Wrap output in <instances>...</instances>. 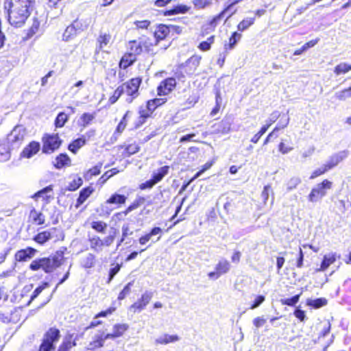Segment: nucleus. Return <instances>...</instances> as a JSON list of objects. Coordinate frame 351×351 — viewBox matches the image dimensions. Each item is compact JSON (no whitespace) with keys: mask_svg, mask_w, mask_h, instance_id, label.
<instances>
[{"mask_svg":"<svg viewBox=\"0 0 351 351\" xmlns=\"http://www.w3.org/2000/svg\"><path fill=\"white\" fill-rule=\"evenodd\" d=\"M37 0H3L8 23L16 28L25 25L36 9Z\"/></svg>","mask_w":351,"mask_h":351,"instance_id":"obj_1","label":"nucleus"},{"mask_svg":"<svg viewBox=\"0 0 351 351\" xmlns=\"http://www.w3.org/2000/svg\"><path fill=\"white\" fill-rule=\"evenodd\" d=\"M64 250H57L48 257L39 258L32 261L29 268L32 271L41 269L47 274H50L62 265L64 261Z\"/></svg>","mask_w":351,"mask_h":351,"instance_id":"obj_2","label":"nucleus"},{"mask_svg":"<svg viewBox=\"0 0 351 351\" xmlns=\"http://www.w3.org/2000/svg\"><path fill=\"white\" fill-rule=\"evenodd\" d=\"M201 59L200 56L193 55L184 62L178 64L175 71L176 77L180 80L194 75L199 66Z\"/></svg>","mask_w":351,"mask_h":351,"instance_id":"obj_3","label":"nucleus"},{"mask_svg":"<svg viewBox=\"0 0 351 351\" xmlns=\"http://www.w3.org/2000/svg\"><path fill=\"white\" fill-rule=\"evenodd\" d=\"M60 337L59 328L56 326L49 327L43 334L38 351H54L56 344Z\"/></svg>","mask_w":351,"mask_h":351,"instance_id":"obj_4","label":"nucleus"},{"mask_svg":"<svg viewBox=\"0 0 351 351\" xmlns=\"http://www.w3.org/2000/svg\"><path fill=\"white\" fill-rule=\"evenodd\" d=\"M142 82L143 78L138 76L132 77L119 85L123 89V94L126 95L125 101L128 104H132L139 96V88Z\"/></svg>","mask_w":351,"mask_h":351,"instance_id":"obj_5","label":"nucleus"},{"mask_svg":"<svg viewBox=\"0 0 351 351\" xmlns=\"http://www.w3.org/2000/svg\"><path fill=\"white\" fill-rule=\"evenodd\" d=\"M41 141L42 152L45 154H51L57 151L63 142L58 133H45L43 135Z\"/></svg>","mask_w":351,"mask_h":351,"instance_id":"obj_6","label":"nucleus"},{"mask_svg":"<svg viewBox=\"0 0 351 351\" xmlns=\"http://www.w3.org/2000/svg\"><path fill=\"white\" fill-rule=\"evenodd\" d=\"M332 182L328 179H324L313 187L308 195V199L311 202H315L327 194V191L332 188Z\"/></svg>","mask_w":351,"mask_h":351,"instance_id":"obj_7","label":"nucleus"},{"mask_svg":"<svg viewBox=\"0 0 351 351\" xmlns=\"http://www.w3.org/2000/svg\"><path fill=\"white\" fill-rule=\"evenodd\" d=\"M114 240V236L108 235L102 239L98 235H93L88 239L90 248L95 252H101L104 247H110Z\"/></svg>","mask_w":351,"mask_h":351,"instance_id":"obj_8","label":"nucleus"},{"mask_svg":"<svg viewBox=\"0 0 351 351\" xmlns=\"http://www.w3.org/2000/svg\"><path fill=\"white\" fill-rule=\"evenodd\" d=\"M25 139L24 130L15 126L3 140L13 149H18L22 145Z\"/></svg>","mask_w":351,"mask_h":351,"instance_id":"obj_9","label":"nucleus"},{"mask_svg":"<svg viewBox=\"0 0 351 351\" xmlns=\"http://www.w3.org/2000/svg\"><path fill=\"white\" fill-rule=\"evenodd\" d=\"M268 119L271 125L277 123L276 127L273 129L276 132L285 129L289 123V117L288 114L279 112L278 110L272 112Z\"/></svg>","mask_w":351,"mask_h":351,"instance_id":"obj_10","label":"nucleus"},{"mask_svg":"<svg viewBox=\"0 0 351 351\" xmlns=\"http://www.w3.org/2000/svg\"><path fill=\"white\" fill-rule=\"evenodd\" d=\"M162 234L163 230L162 228L157 226L153 227L149 232L138 238V243L141 245H144L149 241L154 243L160 239Z\"/></svg>","mask_w":351,"mask_h":351,"instance_id":"obj_11","label":"nucleus"},{"mask_svg":"<svg viewBox=\"0 0 351 351\" xmlns=\"http://www.w3.org/2000/svg\"><path fill=\"white\" fill-rule=\"evenodd\" d=\"M114 38L111 33L109 32L100 31L99 35L96 38L95 41V53H99L104 51V49L108 45L113 43Z\"/></svg>","mask_w":351,"mask_h":351,"instance_id":"obj_12","label":"nucleus"},{"mask_svg":"<svg viewBox=\"0 0 351 351\" xmlns=\"http://www.w3.org/2000/svg\"><path fill=\"white\" fill-rule=\"evenodd\" d=\"M177 82L175 77H170L162 80L157 86L158 96H166L171 93L176 87Z\"/></svg>","mask_w":351,"mask_h":351,"instance_id":"obj_13","label":"nucleus"},{"mask_svg":"<svg viewBox=\"0 0 351 351\" xmlns=\"http://www.w3.org/2000/svg\"><path fill=\"white\" fill-rule=\"evenodd\" d=\"M152 298L153 293L146 291L141 295L136 302H134L130 306V310L134 313L141 312L150 302Z\"/></svg>","mask_w":351,"mask_h":351,"instance_id":"obj_14","label":"nucleus"},{"mask_svg":"<svg viewBox=\"0 0 351 351\" xmlns=\"http://www.w3.org/2000/svg\"><path fill=\"white\" fill-rule=\"evenodd\" d=\"M118 149L121 151L123 158H128L138 153L141 150V146L136 141H128L119 145Z\"/></svg>","mask_w":351,"mask_h":351,"instance_id":"obj_15","label":"nucleus"},{"mask_svg":"<svg viewBox=\"0 0 351 351\" xmlns=\"http://www.w3.org/2000/svg\"><path fill=\"white\" fill-rule=\"evenodd\" d=\"M169 34V27L168 25L163 23L158 24L153 32V42L155 43V46L156 47L160 42L166 40Z\"/></svg>","mask_w":351,"mask_h":351,"instance_id":"obj_16","label":"nucleus"},{"mask_svg":"<svg viewBox=\"0 0 351 351\" xmlns=\"http://www.w3.org/2000/svg\"><path fill=\"white\" fill-rule=\"evenodd\" d=\"M138 43H140V48L143 53L147 55H154L155 52L154 49L156 47L153 40L151 37L147 35H142L137 38Z\"/></svg>","mask_w":351,"mask_h":351,"instance_id":"obj_17","label":"nucleus"},{"mask_svg":"<svg viewBox=\"0 0 351 351\" xmlns=\"http://www.w3.org/2000/svg\"><path fill=\"white\" fill-rule=\"evenodd\" d=\"M230 269V263L227 260L219 261L215 266V270L208 273L209 278L217 279L223 274H226Z\"/></svg>","mask_w":351,"mask_h":351,"instance_id":"obj_18","label":"nucleus"},{"mask_svg":"<svg viewBox=\"0 0 351 351\" xmlns=\"http://www.w3.org/2000/svg\"><path fill=\"white\" fill-rule=\"evenodd\" d=\"M107 339H109L107 337V335H104V332H101L99 335H96L88 343L86 349L88 351H96L101 349L104 346L105 342Z\"/></svg>","mask_w":351,"mask_h":351,"instance_id":"obj_19","label":"nucleus"},{"mask_svg":"<svg viewBox=\"0 0 351 351\" xmlns=\"http://www.w3.org/2000/svg\"><path fill=\"white\" fill-rule=\"evenodd\" d=\"M138 119L134 123L132 130H136L141 128L147 121L153 117V114L151 113L146 108L140 107L138 110Z\"/></svg>","mask_w":351,"mask_h":351,"instance_id":"obj_20","label":"nucleus"},{"mask_svg":"<svg viewBox=\"0 0 351 351\" xmlns=\"http://www.w3.org/2000/svg\"><path fill=\"white\" fill-rule=\"evenodd\" d=\"M339 258L340 256L335 252H330L324 254L320 263L319 267L317 268L315 271L317 272H321L327 270L328 267L331 265L334 264Z\"/></svg>","mask_w":351,"mask_h":351,"instance_id":"obj_21","label":"nucleus"},{"mask_svg":"<svg viewBox=\"0 0 351 351\" xmlns=\"http://www.w3.org/2000/svg\"><path fill=\"white\" fill-rule=\"evenodd\" d=\"M77 346V337L72 333H68L65 335L62 342L58 347L57 351H70L73 348Z\"/></svg>","mask_w":351,"mask_h":351,"instance_id":"obj_22","label":"nucleus"},{"mask_svg":"<svg viewBox=\"0 0 351 351\" xmlns=\"http://www.w3.org/2000/svg\"><path fill=\"white\" fill-rule=\"evenodd\" d=\"M242 0H234L231 3H230L228 6H226L223 10H221L218 14L214 16L208 22V25L210 27V31H214L216 27L219 24L220 21L224 16V14L229 10L230 8L236 5L237 3L241 2Z\"/></svg>","mask_w":351,"mask_h":351,"instance_id":"obj_23","label":"nucleus"},{"mask_svg":"<svg viewBox=\"0 0 351 351\" xmlns=\"http://www.w3.org/2000/svg\"><path fill=\"white\" fill-rule=\"evenodd\" d=\"M37 253V250L32 247H27L25 249H21L14 254V259L17 262H25L28 259L32 258Z\"/></svg>","mask_w":351,"mask_h":351,"instance_id":"obj_24","label":"nucleus"},{"mask_svg":"<svg viewBox=\"0 0 351 351\" xmlns=\"http://www.w3.org/2000/svg\"><path fill=\"white\" fill-rule=\"evenodd\" d=\"M53 186L52 184L49 185L43 189L35 193L32 198L38 200L39 197H41L45 203H49L52 199H53Z\"/></svg>","mask_w":351,"mask_h":351,"instance_id":"obj_25","label":"nucleus"},{"mask_svg":"<svg viewBox=\"0 0 351 351\" xmlns=\"http://www.w3.org/2000/svg\"><path fill=\"white\" fill-rule=\"evenodd\" d=\"M40 149V143L37 141H32L23 148L20 154V156L23 158H30L36 154Z\"/></svg>","mask_w":351,"mask_h":351,"instance_id":"obj_26","label":"nucleus"},{"mask_svg":"<svg viewBox=\"0 0 351 351\" xmlns=\"http://www.w3.org/2000/svg\"><path fill=\"white\" fill-rule=\"evenodd\" d=\"M190 10V6L183 3H178L173 5L171 8L163 11L162 14L165 16L184 14L188 13Z\"/></svg>","mask_w":351,"mask_h":351,"instance_id":"obj_27","label":"nucleus"},{"mask_svg":"<svg viewBox=\"0 0 351 351\" xmlns=\"http://www.w3.org/2000/svg\"><path fill=\"white\" fill-rule=\"evenodd\" d=\"M40 32V21L38 18L34 17L32 23L28 29L25 31V34L23 37V40L25 41L31 39L34 36L38 35Z\"/></svg>","mask_w":351,"mask_h":351,"instance_id":"obj_28","label":"nucleus"},{"mask_svg":"<svg viewBox=\"0 0 351 351\" xmlns=\"http://www.w3.org/2000/svg\"><path fill=\"white\" fill-rule=\"evenodd\" d=\"M128 329L129 325L128 324H115L112 327V332L106 335L109 339H114L122 337Z\"/></svg>","mask_w":351,"mask_h":351,"instance_id":"obj_29","label":"nucleus"},{"mask_svg":"<svg viewBox=\"0 0 351 351\" xmlns=\"http://www.w3.org/2000/svg\"><path fill=\"white\" fill-rule=\"evenodd\" d=\"M28 222L32 225L43 226L45 223V217L40 211L33 208L29 211Z\"/></svg>","mask_w":351,"mask_h":351,"instance_id":"obj_30","label":"nucleus"},{"mask_svg":"<svg viewBox=\"0 0 351 351\" xmlns=\"http://www.w3.org/2000/svg\"><path fill=\"white\" fill-rule=\"evenodd\" d=\"M94 191V188L91 186H88L82 189L79 193V196L76 199L75 208H78L80 206H82L93 193Z\"/></svg>","mask_w":351,"mask_h":351,"instance_id":"obj_31","label":"nucleus"},{"mask_svg":"<svg viewBox=\"0 0 351 351\" xmlns=\"http://www.w3.org/2000/svg\"><path fill=\"white\" fill-rule=\"evenodd\" d=\"M136 60V57L127 51L121 58L119 62V66L120 69L125 70L132 66Z\"/></svg>","mask_w":351,"mask_h":351,"instance_id":"obj_32","label":"nucleus"},{"mask_svg":"<svg viewBox=\"0 0 351 351\" xmlns=\"http://www.w3.org/2000/svg\"><path fill=\"white\" fill-rule=\"evenodd\" d=\"M71 165V158L65 153H61L56 156L53 162V166L58 169H62L65 167H69Z\"/></svg>","mask_w":351,"mask_h":351,"instance_id":"obj_33","label":"nucleus"},{"mask_svg":"<svg viewBox=\"0 0 351 351\" xmlns=\"http://www.w3.org/2000/svg\"><path fill=\"white\" fill-rule=\"evenodd\" d=\"M145 200L146 199L144 197H137L123 211L116 213V215H128L130 212L138 208L142 204H143L145 202Z\"/></svg>","mask_w":351,"mask_h":351,"instance_id":"obj_34","label":"nucleus"},{"mask_svg":"<svg viewBox=\"0 0 351 351\" xmlns=\"http://www.w3.org/2000/svg\"><path fill=\"white\" fill-rule=\"evenodd\" d=\"M86 144L84 136H80L73 140L68 145V149L73 154H76L79 149Z\"/></svg>","mask_w":351,"mask_h":351,"instance_id":"obj_35","label":"nucleus"},{"mask_svg":"<svg viewBox=\"0 0 351 351\" xmlns=\"http://www.w3.org/2000/svg\"><path fill=\"white\" fill-rule=\"evenodd\" d=\"M13 149L5 142L0 141V162H3L9 160L11 157V152Z\"/></svg>","mask_w":351,"mask_h":351,"instance_id":"obj_36","label":"nucleus"},{"mask_svg":"<svg viewBox=\"0 0 351 351\" xmlns=\"http://www.w3.org/2000/svg\"><path fill=\"white\" fill-rule=\"evenodd\" d=\"M51 239V234L48 230H44L42 232H38L33 237V241H35L36 243L43 245L45 243H47L48 241H49Z\"/></svg>","mask_w":351,"mask_h":351,"instance_id":"obj_37","label":"nucleus"},{"mask_svg":"<svg viewBox=\"0 0 351 351\" xmlns=\"http://www.w3.org/2000/svg\"><path fill=\"white\" fill-rule=\"evenodd\" d=\"M127 49L129 52L136 57L143 54L137 38L129 40L127 44Z\"/></svg>","mask_w":351,"mask_h":351,"instance_id":"obj_38","label":"nucleus"},{"mask_svg":"<svg viewBox=\"0 0 351 351\" xmlns=\"http://www.w3.org/2000/svg\"><path fill=\"white\" fill-rule=\"evenodd\" d=\"M130 112L129 110L126 111L123 117H121L120 121L117 124L114 133L117 134H121L125 130L128 123V118L130 117Z\"/></svg>","mask_w":351,"mask_h":351,"instance_id":"obj_39","label":"nucleus"},{"mask_svg":"<svg viewBox=\"0 0 351 351\" xmlns=\"http://www.w3.org/2000/svg\"><path fill=\"white\" fill-rule=\"evenodd\" d=\"M255 20V17H247L243 19L238 23L237 26L238 30L237 32L241 34L243 32L247 30L254 24Z\"/></svg>","mask_w":351,"mask_h":351,"instance_id":"obj_40","label":"nucleus"},{"mask_svg":"<svg viewBox=\"0 0 351 351\" xmlns=\"http://www.w3.org/2000/svg\"><path fill=\"white\" fill-rule=\"evenodd\" d=\"M126 199L125 195L115 193L112 194L106 202L107 204L123 205L126 202Z\"/></svg>","mask_w":351,"mask_h":351,"instance_id":"obj_41","label":"nucleus"},{"mask_svg":"<svg viewBox=\"0 0 351 351\" xmlns=\"http://www.w3.org/2000/svg\"><path fill=\"white\" fill-rule=\"evenodd\" d=\"M180 337L177 335H169L167 334L164 335L155 340L156 345H165L170 343L178 341Z\"/></svg>","mask_w":351,"mask_h":351,"instance_id":"obj_42","label":"nucleus"},{"mask_svg":"<svg viewBox=\"0 0 351 351\" xmlns=\"http://www.w3.org/2000/svg\"><path fill=\"white\" fill-rule=\"evenodd\" d=\"M242 34L238 32H233L228 38V43L224 45L226 50H230L234 47L237 42L241 38Z\"/></svg>","mask_w":351,"mask_h":351,"instance_id":"obj_43","label":"nucleus"},{"mask_svg":"<svg viewBox=\"0 0 351 351\" xmlns=\"http://www.w3.org/2000/svg\"><path fill=\"white\" fill-rule=\"evenodd\" d=\"M169 166L165 165L158 169L157 173L152 175V178L156 184L160 182L163 178L168 174L169 171Z\"/></svg>","mask_w":351,"mask_h":351,"instance_id":"obj_44","label":"nucleus"},{"mask_svg":"<svg viewBox=\"0 0 351 351\" xmlns=\"http://www.w3.org/2000/svg\"><path fill=\"white\" fill-rule=\"evenodd\" d=\"M343 160L342 156L339 154H334L329 158L328 161L324 164L326 168L329 171L335 167H337Z\"/></svg>","mask_w":351,"mask_h":351,"instance_id":"obj_45","label":"nucleus"},{"mask_svg":"<svg viewBox=\"0 0 351 351\" xmlns=\"http://www.w3.org/2000/svg\"><path fill=\"white\" fill-rule=\"evenodd\" d=\"M83 184L82 178L76 175L73 179L69 183L66 190L68 191H75L80 189Z\"/></svg>","mask_w":351,"mask_h":351,"instance_id":"obj_46","label":"nucleus"},{"mask_svg":"<svg viewBox=\"0 0 351 351\" xmlns=\"http://www.w3.org/2000/svg\"><path fill=\"white\" fill-rule=\"evenodd\" d=\"M69 116L64 112H60L56 116L54 120V125L56 128H63L65 123L69 121Z\"/></svg>","mask_w":351,"mask_h":351,"instance_id":"obj_47","label":"nucleus"},{"mask_svg":"<svg viewBox=\"0 0 351 351\" xmlns=\"http://www.w3.org/2000/svg\"><path fill=\"white\" fill-rule=\"evenodd\" d=\"M90 228L98 233L104 234L106 232L108 224L100 220L93 221L90 223Z\"/></svg>","mask_w":351,"mask_h":351,"instance_id":"obj_48","label":"nucleus"},{"mask_svg":"<svg viewBox=\"0 0 351 351\" xmlns=\"http://www.w3.org/2000/svg\"><path fill=\"white\" fill-rule=\"evenodd\" d=\"M119 170L117 168H112L104 172L103 175L99 178L98 184L101 186L104 185L108 179L114 175L117 174Z\"/></svg>","mask_w":351,"mask_h":351,"instance_id":"obj_49","label":"nucleus"},{"mask_svg":"<svg viewBox=\"0 0 351 351\" xmlns=\"http://www.w3.org/2000/svg\"><path fill=\"white\" fill-rule=\"evenodd\" d=\"M351 71V64L346 62H341L334 68V73L336 75H343Z\"/></svg>","mask_w":351,"mask_h":351,"instance_id":"obj_50","label":"nucleus"},{"mask_svg":"<svg viewBox=\"0 0 351 351\" xmlns=\"http://www.w3.org/2000/svg\"><path fill=\"white\" fill-rule=\"evenodd\" d=\"M215 36H209L206 40L202 41L197 46V48L202 51H207L211 49L212 45L215 43Z\"/></svg>","mask_w":351,"mask_h":351,"instance_id":"obj_51","label":"nucleus"},{"mask_svg":"<svg viewBox=\"0 0 351 351\" xmlns=\"http://www.w3.org/2000/svg\"><path fill=\"white\" fill-rule=\"evenodd\" d=\"M123 95V89L121 88L120 86H118L113 93L110 95L108 104L109 105H113L118 101L120 97Z\"/></svg>","mask_w":351,"mask_h":351,"instance_id":"obj_52","label":"nucleus"},{"mask_svg":"<svg viewBox=\"0 0 351 351\" xmlns=\"http://www.w3.org/2000/svg\"><path fill=\"white\" fill-rule=\"evenodd\" d=\"M318 42V39L311 40L306 43L302 47L294 51V56H299L307 51L308 49L314 47Z\"/></svg>","mask_w":351,"mask_h":351,"instance_id":"obj_53","label":"nucleus"},{"mask_svg":"<svg viewBox=\"0 0 351 351\" xmlns=\"http://www.w3.org/2000/svg\"><path fill=\"white\" fill-rule=\"evenodd\" d=\"M95 118V113L84 112L81 117L82 125L85 128L92 123Z\"/></svg>","mask_w":351,"mask_h":351,"instance_id":"obj_54","label":"nucleus"},{"mask_svg":"<svg viewBox=\"0 0 351 351\" xmlns=\"http://www.w3.org/2000/svg\"><path fill=\"white\" fill-rule=\"evenodd\" d=\"M327 304V300L323 298H317L315 300H308L306 301V304L309 306H311L314 308H321Z\"/></svg>","mask_w":351,"mask_h":351,"instance_id":"obj_55","label":"nucleus"},{"mask_svg":"<svg viewBox=\"0 0 351 351\" xmlns=\"http://www.w3.org/2000/svg\"><path fill=\"white\" fill-rule=\"evenodd\" d=\"M96 263V257L92 254L89 253L83 260V267L85 269H90L95 266Z\"/></svg>","mask_w":351,"mask_h":351,"instance_id":"obj_56","label":"nucleus"},{"mask_svg":"<svg viewBox=\"0 0 351 351\" xmlns=\"http://www.w3.org/2000/svg\"><path fill=\"white\" fill-rule=\"evenodd\" d=\"M134 285V280L127 283L123 289L119 292L117 300L121 301L124 300L127 295L131 293V288Z\"/></svg>","mask_w":351,"mask_h":351,"instance_id":"obj_57","label":"nucleus"},{"mask_svg":"<svg viewBox=\"0 0 351 351\" xmlns=\"http://www.w3.org/2000/svg\"><path fill=\"white\" fill-rule=\"evenodd\" d=\"M77 33L78 32L75 30V27L69 25L65 29L62 34V38L64 40L68 41L70 39L73 38L75 36H76Z\"/></svg>","mask_w":351,"mask_h":351,"instance_id":"obj_58","label":"nucleus"},{"mask_svg":"<svg viewBox=\"0 0 351 351\" xmlns=\"http://www.w3.org/2000/svg\"><path fill=\"white\" fill-rule=\"evenodd\" d=\"M111 266L112 267L108 271V278L107 280L108 283H110L114 277L119 272L122 265L119 263H112Z\"/></svg>","mask_w":351,"mask_h":351,"instance_id":"obj_59","label":"nucleus"},{"mask_svg":"<svg viewBox=\"0 0 351 351\" xmlns=\"http://www.w3.org/2000/svg\"><path fill=\"white\" fill-rule=\"evenodd\" d=\"M301 294H302V293L295 295L294 296H293L290 298L282 299L280 300V303L282 305L293 306L298 302Z\"/></svg>","mask_w":351,"mask_h":351,"instance_id":"obj_60","label":"nucleus"},{"mask_svg":"<svg viewBox=\"0 0 351 351\" xmlns=\"http://www.w3.org/2000/svg\"><path fill=\"white\" fill-rule=\"evenodd\" d=\"M136 30H147L151 25V21L145 19L142 21H135L134 22Z\"/></svg>","mask_w":351,"mask_h":351,"instance_id":"obj_61","label":"nucleus"},{"mask_svg":"<svg viewBox=\"0 0 351 351\" xmlns=\"http://www.w3.org/2000/svg\"><path fill=\"white\" fill-rule=\"evenodd\" d=\"M328 171V169L323 165L322 167L317 168L316 169H315L312 171V173H311V176L309 177V179L314 180L319 176L324 175Z\"/></svg>","mask_w":351,"mask_h":351,"instance_id":"obj_62","label":"nucleus"},{"mask_svg":"<svg viewBox=\"0 0 351 351\" xmlns=\"http://www.w3.org/2000/svg\"><path fill=\"white\" fill-rule=\"evenodd\" d=\"M335 97L339 101L346 100L351 97V90L350 87L346 88L335 94Z\"/></svg>","mask_w":351,"mask_h":351,"instance_id":"obj_63","label":"nucleus"},{"mask_svg":"<svg viewBox=\"0 0 351 351\" xmlns=\"http://www.w3.org/2000/svg\"><path fill=\"white\" fill-rule=\"evenodd\" d=\"M101 167H102V163L99 162L95 166L88 169L86 174L88 175L89 176V178H92L93 176H98L101 173Z\"/></svg>","mask_w":351,"mask_h":351,"instance_id":"obj_64","label":"nucleus"}]
</instances>
